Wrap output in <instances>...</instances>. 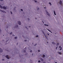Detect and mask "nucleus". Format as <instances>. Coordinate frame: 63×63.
<instances>
[{"label":"nucleus","instance_id":"f257e3e1","mask_svg":"<svg viewBox=\"0 0 63 63\" xmlns=\"http://www.w3.org/2000/svg\"><path fill=\"white\" fill-rule=\"evenodd\" d=\"M46 11L47 15H48V16H50V14H49V13H48V12H47V11L46 10Z\"/></svg>","mask_w":63,"mask_h":63},{"label":"nucleus","instance_id":"f03ea898","mask_svg":"<svg viewBox=\"0 0 63 63\" xmlns=\"http://www.w3.org/2000/svg\"><path fill=\"white\" fill-rule=\"evenodd\" d=\"M18 23L19 25H20L21 24V22H20V21H18Z\"/></svg>","mask_w":63,"mask_h":63},{"label":"nucleus","instance_id":"7ed1b4c3","mask_svg":"<svg viewBox=\"0 0 63 63\" xmlns=\"http://www.w3.org/2000/svg\"><path fill=\"white\" fill-rule=\"evenodd\" d=\"M3 52V50H2V49L1 48H0V52Z\"/></svg>","mask_w":63,"mask_h":63},{"label":"nucleus","instance_id":"20e7f679","mask_svg":"<svg viewBox=\"0 0 63 63\" xmlns=\"http://www.w3.org/2000/svg\"><path fill=\"white\" fill-rule=\"evenodd\" d=\"M0 12H2L3 13H6V12H5L4 11H2V10H0Z\"/></svg>","mask_w":63,"mask_h":63},{"label":"nucleus","instance_id":"39448f33","mask_svg":"<svg viewBox=\"0 0 63 63\" xmlns=\"http://www.w3.org/2000/svg\"><path fill=\"white\" fill-rule=\"evenodd\" d=\"M6 57L7 58V59H9L10 58L9 57H8V55H7L6 56Z\"/></svg>","mask_w":63,"mask_h":63},{"label":"nucleus","instance_id":"423d86ee","mask_svg":"<svg viewBox=\"0 0 63 63\" xmlns=\"http://www.w3.org/2000/svg\"><path fill=\"white\" fill-rule=\"evenodd\" d=\"M59 3L60 5H62V1L60 0V1Z\"/></svg>","mask_w":63,"mask_h":63},{"label":"nucleus","instance_id":"0eeeda50","mask_svg":"<svg viewBox=\"0 0 63 63\" xmlns=\"http://www.w3.org/2000/svg\"><path fill=\"white\" fill-rule=\"evenodd\" d=\"M3 9H5V10H6V7L5 6H3Z\"/></svg>","mask_w":63,"mask_h":63},{"label":"nucleus","instance_id":"6e6552de","mask_svg":"<svg viewBox=\"0 0 63 63\" xmlns=\"http://www.w3.org/2000/svg\"><path fill=\"white\" fill-rule=\"evenodd\" d=\"M42 32L43 33V34H44V36H45V33L43 31H42Z\"/></svg>","mask_w":63,"mask_h":63},{"label":"nucleus","instance_id":"1a4fd4ad","mask_svg":"<svg viewBox=\"0 0 63 63\" xmlns=\"http://www.w3.org/2000/svg\"><path fill=\"white\" fill-rule=\"evenodd\" d=\"M40 60L42 61H44V60H43V59L42 58H40Z\"/></svg>","mask_w":63,"mask_h":63},{"label":"nucleus","instance_id":"9d476101","mask_svg":"<svg viewBox=\"0 0 63 63\" xmlns=\"http://www.w3.org/2000/svg\"><path fill=\"white\" fill-rule=\"evenodd\" d=\"M59 47V48H61L60 49V50H61L62 49V47H61V46H60Z\"/></svg>","mask_w":63,"mask_h":63},{"label":"nucleus","instance_id":"9b49d317","mask_svg":"<svg viewBox=\"0 0 63 63\" xmlns=\"http://www.w3.org/2000/svg\"><path fill=\"white\" fill-rule=\"evenodd\" d=\"M0 7L1 8V9H3V7L1 5H0Z\"/></svg>","mask_w":63,"mask_h":63},{"label":"nucleus","instance_id":"f8f14e48","mask_svg":"<svg viewBox=\"0 0 63 63\" xmlns=\"http://www.w3.org/2000/svg\"><path fill=\"white\" fill-rule=\"evenodd\" d=\"M54 15H56V13H55V11H54Z\"/></svg>","mask_w":63,"mask_h":63},{"label":"nucleus","instance_id":"ddd939ff","mask_svg":"<svg viewBox=\"0 0 63 63\" xmlns=\"http://www.w3.org/2000/svg\"><path fill=\"white\" fill-rule=\"evenodd\" d=\"M44 25H45V26H48V25L46 24H44Z\"/></svg>","mask_w":63,"mask_h":63},{"label":"nucleus","instance_id":"4468645a","mask_svg":"<svg viewBox=\"0 0 63 63\" xmlns=\"http://www.w3.org/2000/svg\"><path fill=\"white\" fill-rule=\"evenodd\" d=\"M49 4H50V6H51V3L49 2Z\"/></svg>","mask_w":63,"mask_h":63},{"label":"nucleus","instance_id":"2eb2a0df","mask_svg":"<svg viewBox=\"0 0 63 63\" xmlns=\"http://www.w3.org/2000/svg\"><path fill=\"white\" fill-rule=\"evenodd\" d=\"M47 30H48V31H49L50 32H51V31L50 30H49L47 29Z\"/></svg>","mask_w":63,"mask_h":63},{"label":"nucleus","instance_id":"dca6fc26","mask_svg":"<svg viewBox=\"0 0 63 63\" xmlns=\"http://www.w3.org/2000/svg\"><path fill=\"white\" fill-rule=\"evenodd\" d=\"M43 57H45V55L43 54Z\"/></svg>","mask_w":63,"mask_h":63},{"label":"nucleus","instance_id":"f3484780","mask_svg":"<svg viewBox=\"0 0 63 63\" xmlns=\"http://www.w3.org/2000/svg\"><path fill=\"white\" fill-rule=\"evenodd\" d=\"M52 43L53 45H55V43H54V42H52Z\"/></svg>","mask_w":63,"mask_h":63},{"label":"nucleus","instance_id":"a211bd4d","mask_svg":"<svg viewBox=\"0 0 63 63\" xmlns=\"http://www.w3.org/2000/svg\"><path fill=\"white\" fill-rule=\"evenodd\" d=\"M23 51L24 52H26V50H24V51Z\"/></svg>","mask_w":63,"mask_h":63},{"label":"nucleus","instance_id":"6ab92c4d","mask_svg":"<svg viewBox=\"0 0 63 63\" xmlns=\"http://www.w3.org/2000/svg\"><path fill=\"white\" fill-rule=\"evenodd\" d=\"M16 27H18V25H16Z\"/></svg>","mask_w":63,"mask_h":63},{"label":"nucleus","instance_id":"aec40b11","mask_svg":"<svg viewBox=\"0 0 63 63\" xmlns=\"http://www.w3.org/2000/svg\"><path fill=\"white\" fill-rule=\"evenodd\" d=\"M36 38H38V35H37L36 36Z\"/></svg>","mask_w":63,"mask_h":63},{"label":"nucleus","instance_id":"412c9836","mask_svg":"<svg viewBox=\"0 0 63 63\" xmlns=\"http://www.w3.org/2000/svg\"><path fill=\"white\" fill-rule=\"evenodd\" d=\"M17 37H15V39H17Z\"/></svg>","mask_w":63,"mask_h":63},{"label":"nucleus","instance_id":"4be33fe9","mask_svg":"<svg viewBox=\"0 0 63 63\" xmlns=\"http://www.w3.org/2000/svg\"><path fill=\"white\" fill-rule=\"evenodd\" d=\"M21 11H23V9H21Z\"/></svg>","mask_w":63,"mask_h":63},{"label":"nucleus","instance_id":"5701e85b","mask_svg":"<svg viewBox=\"0 0 63 63\" xmlns=\"http://www.w3.org/2000/svg\"><path fill=\"white\" fill-rule=\"evenodd\" d=\"M59 54H61V52H59Z\"/></svg>","mask_w":63,"mask_h":63},{"label":"nucleus","instance_id":"b1692460","mask_svg":"<svg viewBox=\"0 0 63 63\" xmlns=\"http://www.w3.org/2000/svg\"><path fill=\"white\" fill-rule=\"evenodd\" d=\"M10 13H11V14H12V12L11 11Z\"/></svg>","mask_w":63,"mask_h":63},{"label":"nucleus","instance_id":"393cba45","mask_svg":"<svg viewBox=\"0 0 63 63\" xmlns=\"http://www.w3.org/2000/svg\"><path fill=\"white\" fill-rule=\"evenodd\" d=\"M12 33H12V32H11V33H10V35H11V34H12Z\"/></svg>","mask_w":63,"mask_h":63},{"label":"nucleus","instance_id":"a878e982","mask_svg":"<svg viewBox=\"0 0 63 63\" xmlns=\"http://www.w3.org/2000/svg\"><path fill=\"white\" fill-rule=\"evenodd\" d=\"M41 62V61H40V60H39L38 61V62Z\"/></svg>","mask_w":63,"mask_h":63},{"label":"nucleus","instance_id":"bb28decb","mask_svg":"<svg viewBox=\"0 0 63 63\" xmlns=\"http://www.w3.org/2000/svg\"><path fill=\"white\" fill-rule=\"evenodd\" d=\"M37 9L38 10H39V8H38Z\"/></svg>","mask_w":63,"mask_h":63},{"label":"nucleus","instance_id":"cd10ccee","mask_svg":"<svg viewBox=\"0 0 63 63\" xmlns=\"http://www.w3.org/2000/svg\"><path fill=\"white\" fill-rule=\"evenodd\" d=\"M37 45V44H36L35 45H34V46H36Z\"/></svg>","mask_w":63,"mask_h":63},{"label":"nucleus","instance_id":"c85d7f7f","mask_svg":"<svg viewBox=\"0 0 63 63\" xmlns=\"http://www.w3.org/2000/svg\"><path fill=\"white\" fill-rule=\"evenodd\" d=\"M26 48V47L25 48V50H26V48Z\"/></svg>","mask_w":63,"mask_h":63},{"label":"nucleus","instance_id":"c756f323","mask_svg":"<svg viewBox=\"0 0 63 63\" xmlns=\"http://www.w3.org/2000/svg\"><path fill=\"white\" fill-rule=\"evenodd\" d=\"M45 36V37H46V38L47 39V36Z\"/></svg>","mask_w":63,"mask_h":63},{"label":"nucleus","instance_id":"7c9ffc66","mask_svg":"<svg viewBox=\"0 0 63 63\" xmlns=\"http://www.w3.org/2000/svg\"><path fill=\"white\" fill-rule=\"evenodd\" d=\"M4 60H5V59H3L2 60V61H4Z\"/></svg>","mask_w":63,"mask_h":63},{"label":"nucleus","instance_id":"2f4dec72","mask_svg":"<svg viewBox=\"0 0 63 63\" xmlns=\"http://www.w3.org/2000/svg\"><path fill=\"white\" fill-rule=\"evenodd\" d=\"M38 52H40V50H38Z\"/></svg>","mask_w":63,"mask_h":63},{"label":"nucleus","instance_id":"473e14b6","mask_svg":"<svg viewBox=\"0 0 63 63\" xmlns=\"http://www.w3.org/2000/svg\"><path fill=\"white\" fill-rule=\"evenodd\" d=\"M1 32V29H0V32Z\"/></svg>","mask_w":63,"mask_h":63},{"label":"nucleus","instance_id":"72a5a7b5","mask_svg":"<svg viewBox=\"0 0 63 63\" xmlns=\"http://www.w3.org/2000/svg\"><path fill=\"white\" fill-rule=\"evenodd\" d=\"M34 1L35 2H37V1L36 0H34Z\"/></svg>","mask_w":63,"mask_h":63},{"label":"nucleus","instance_id":"f704fd0d","mask_svg":"<svg viewBox=\"0 0 63 63\" xmlns=\"http://www.w3.org/2000/svg\"><path fill=\"white\" fill-rule=\"evenodd\" d=\"M59 44L58 43L57 44V45H59Z\"/></svg>","mask_w":63,"mask_h":63},{"label":"nucleus","instance_id":"c9c22d12","mask_svg":"<svg viewBox=\"0 0 63 63\" xmlns=\"http://www.w3.org/2000/svg\"><path fill=\"white\" fill-rule=\"evenodd\" d=\"M32 50H31L30 51V52H32Z\"/></svg>","mask_w":63,"mask_h":63},{"label":"nucleus","instance_id":"e433bc0d","mask_svg":"<svg viewBox=\"0 0 63 63\" xmlns=\"http://www.w3.org/2000/svg\"><path fill=\"white\" fill-rule=\"evenodd\" d=\"M24 41H25V42H26V41H27V40H24Z\"/></svg>","mask_w":63,"mask_h":63},{"label":"nucleus","instance_id":"4c0bfd02","mask_svg":"<svg viewBox=\"0 0 63 63\" xmlns=\"http://www.w3.org/2000/svg\"><path fill=\"white\" fill-rule=\"evenodd\" d=\"M22 36L23 37V38L24 37V36H23V35Z\"/></svg>","mask_w":63,"mask_h":63},{"label":"nucleus","instance_id":"58836bf2","mask_svg":"<svg viewBox=\"0 0 63 63\" xmlns=\"http://www.w3.org/2000/svg\"><path fill=\"white\" fill-rule=\"evenodd\" d=\"M13 36H15V35L14 34L13 35Z\"/></svg>","mask_w":63,"mask_h":63},{"label":"nucleus","instance_id":"ea45409f","mask_svg":"<svg viewBox=\"0 0 63 63\" xmlns=\"http://www.w3.org/2000/svg\"><path fill=\"white\" fill-rule=\"evenodd\" d=\"M1 1H2L3 0H0Z\"/></svg>","mask_w":63,"mask_h":63},{"label":"nucleus","instance_id":"a19ab883","mask_svg":"<svg viewBox=\"0 0 63 63\" xmlns=\"http://www.w3.org/2000/svg\"><path fill=\"white\" fill-rule=\"evenodd\" d=\"M57 47L56 48V49H57Z\"/></svg>","mask_w":63,"mask_h":63},{"label":"nucleus","instance_id":"79ce46f5","mask_svg":"<svg viewBox=\"0 0 63 63\" xmlns=\"http://www.w3.org/2000/svg\"><path fill=\"white\" fill-rule=\"evenodd\" d=\"M45 9H46V7H45L44 8Z\"/></svg>","mask_w":63,"mask_h":63},{"label":"nucleus","instance_id":"37998d69","mask_svg":"<svg viewBox=\"0 0 63 63\" xmlns=\"http://www.w3.org/2000/svg\"><path fill=\"white\" fill-rule=\"evenodd\" d=\"M25 28H27V27H25Z\"/></svg>","mask_w":63,"mask_h":63},{"label":"nucleus","instance_id":"c03bdc74","mask_svg":"<svg viewBox=\"0 0 63 63\" xmlns=\"http://www.w3.org/2000/svg\"><path fill=\"white\" fill-rule=\"evenodd\" d=\"M47 35H49V34L48 33V34H47Z\"/></svg>","mask_w":63,"mask_h":63},{"label":"nucleus","instance_id":"a18cd8bd","mask_svg":"<svg viewBox=\"0 0 63 63\" xmlns=\"http://www.w3.org/2000/svg\"><path fill=\"white\" fill-rule=\"evenodd\" d=\"M43 63H46V62H44Z\"/></svg>","mask_w":63,"mask_h":63},{"label":"nucleus","instance_id":"49530a36","mask_svg":"<svg viewBox=\"0 0 63 63\" xmlns=\"http://www.w3.org/2000/svg\"><path fill=\"white\" fill-rule=\"evenodd\" d=\"M28 19L29 20V19L28 18Z\"/></svg>","mask_w":63,"mask_h":63},{"label":"nucleus","instance_id":"de8ad7c7","mask_svg":"<svg viewBox=\"0 0 63 63\" xmlns=\"http://www.w3.org/2000/svg\"><path fill=\"white\" fill-rule=\"evenodd\" d=\"M42 22H43V23H44V22H43V21H42Z\"/></svg>","mask_w":63,"mask_h":63},{"label":"nucleus","instance_id":"09e8293b","mask_svg":"<svg viewBox=\"0 0 63 63\" xmlns=\"http://www.w3.org/2000/svg\"><path fill=\"white\" fill-rule=\"evenodd\" d=\"M48 43V42H47V43Z\"/></svg>","mask_w":63,"mask_h":63},{"label":"nucleus","instance_id":"8fccbe9b","mask_svg":"<svg viewBox=\"0 0 63 63\" xmlns=\"http://www.w3.org/2000/svg\"><path fill=\"white\" fill-rule=\"evenodd\" d=\"M32 55H33V54H32Z\"/></svg>","mask_w":63,"mask_h":63},{"label":"nucleus","instance_id":"3c124183","mask_svg":"<svg viewBox=\"0 0 63 63\" xmlns=\"http://www.w3.org/2000/svg\"><path fill=\"white\" fill-rule=\"evenodd\" d=\"M35 19H37V18H35Z\"/></svg>","mask_w":63,"mask_h":63},{"label":"nucleus","instance_id":"603ef678","mask_svg":"<svg viewBox=\"0 0 63 63\" xmlns=\"http://www.w3.org/2000/svg\"><path fill=\"white\" fill-rule=\"evenodd\" d=\"M55 63H57V62H55Z\"/></svg>","mask_w":63,"mask_h":63},{"label":"nucleus","instance_id":"864d4df0","mask_svg":"<svg viewBox=\"0 0 63 63\" xmlns=\"http://www.w3.org/2000/svg\"><path fill=\"white\" fill-rule=\"evenodd\" d=\"M29 27H30V26H29Z\"/></svg>","mask_w":63,"mask_h":63},{"label":"nucleus","instance_id":"5fc2aeb1","mask_svg":"<svg viewBox=\"0 0 63 63\" xmlns=\"http://www.w3.org/2000/svg\"><path fill=\"white\" fill-rule=\"evenodd\" d=\"M17 44H18V43H17Z\"/></svg>","mask_w":63,"mask_h":63},{"label":"nucleus","instance_id":"6e6d98bb","mask_svg":"<svg viewBox=\"0 0 63 63\" xmlns=\"http://www.w3.org/2000/svg\"><path fill=\"white\" fill-rule=\"evenodd\" d=\"M55 34H56V33H55Z\"/></svg>","mask_w":63,"mask_h":63},{"label":"nucleus","instance_id":"4d7b16f0","mask_svg":"<svg viewBox=\"0 0 63 63\" xmlns=\"http://www.w3.org/2000/svg\"><path fill=\"white\" fill-rule=\"evenodd\" d=\"M3 36H4V35H3Z\"/></svg>","mask_w":63,"mask_h":63},{"label":"nucleus","instance_id":"13d9d810","mask_svg":"<svg viewBox=\"0 0 63 63\" xmlns=\"http://www.w3.org/2000/svg\"><path fill=\"white\" fill-rule=\"evenodd\" d=\"M32 44H33V43H32Z\"/></svg>","mask_w":63,"mask_h":63},{"label":"nucleus","instance_id":"bf43d9fd","mask_svg":"<svg viewBox=\"0 0 63 63\" xmlns=\"http://www.w3.org/2000/svg\"><path fill=\"white\" fill-rule=\"evenodd\" d=\"M5 30H6V29H5Z\"/></svg>","mask_w":63,"mask_h":63}]
</instances>
